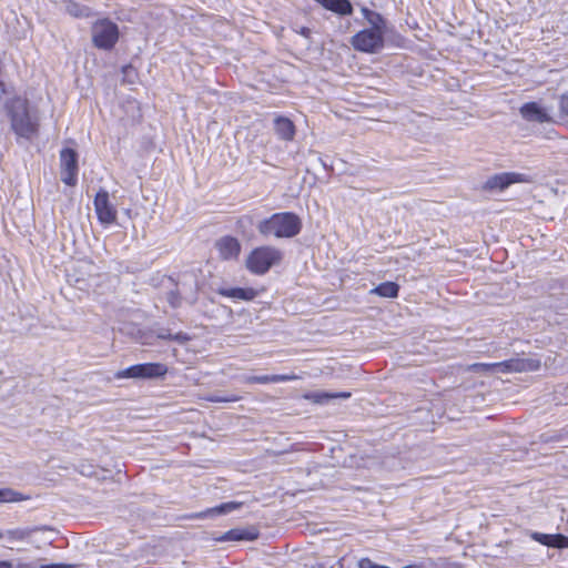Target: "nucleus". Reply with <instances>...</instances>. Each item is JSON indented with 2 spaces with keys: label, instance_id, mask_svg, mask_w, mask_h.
<instances>
[{
  "label": "nucleus",
  "instance_id": "34",
  "mask_svg": "<svg viewBox=\"0 0 568 568\" xmlns=\"http://www.w3.org/2000/svg\"><path fill=\"white\" fill-rule=\"evenodd\" d=\"M361 11H362V14L365 18V20L371 18V14L374 12L373 10H371V9H368L366 7H362Z\"/></svg>",
  "mask_w": 568,
  "mask_h": 568
},
{
  "label": "nucleus",
  "instance_id": "31",
  "mask_svg": "<svg viewBox=\"0 0 568 568\" xmlns=\"http://www.w3.org/2000/svg\"><path fill=\"white\" fill-rule=\"evenodd\" d=\"M303 158H304V154H302L300 151H297L296 154L293 156V160L296 162L295 163L296 171H300L301 166H303V161H302Z\"/></svg>",
  "mask_w": 568,
  "mask_h": 568
},
{
  "label": "nucleus",
  "instance_id": "10",
  "mask_svg": "<svg viewBox=\"0 0 568 568\" xmlns=\"http://www.w3.org/2000/svg\"><path fill=\"white\" fill-rule=\"evenodd\" d=\"M258 231L264 236L283 237L284 236V213L273 214L270 219L258 224Z\"/></svg>",
  "mask_w": 568,
  "mask_h": 568
},
{
  "label": "nucleus",
  "instance_id": "33",
  "mask_svg": "<svg viewBox=\"0 0 568 568\" xmlns=\"http://www.w3.org/2000/svg\"><path fill=\"white\" fill-rule=\"evenodd\" d=\"M293 30L298 32V33H301L305 38H310L311 30L308 28H306V27H302L300 30H297L296 28H293Z\"/></svg>",
  "mask_w": 568,
  "mask_h": 568
},
{
  "label": "nucleus",
  "instance_id": "16",
  "mask_svg": "<svg viewBox=\"0 0 568 568\" xmlns=\"http://www.w3.org/2000/svg\"><path fill=\"white\" fill-rule=\"evenodd\" d=\"M240 506H241L240 503L229 501V503H224L219 506L209 508L205 511L199 513L195 517L204 518V517H209V516L214 517V516L225 515V514H229V513L237 509Z\"/></svg>",
  "mask_w": 568,
  "mask_h": 568
},
{
  "label": "nucleus",
  "instance_id": "37",
  "mask_svg": "<svg viewBox=\"0 0 568 568\" xmlns=\"http://www.w3.org/2000/svg\"><path fill=\"white\" fill-rule=\"evenodd\" d=\"M403 568H423V567L419 566V565H408V566H405Z\"/></svg>",
  "mask_w": 568,
  "mask_h": 568
},
{
  "label": "nucleus",
  "instance_id": "32",
  "mask_svg": "<svg viewBox=\"0 0 568 568\" xmlns=\"http://www.w3.org/2000/svg\"><path fill=\"white\" fill-rule=\"evenodd\" d=\"M40 568H72V565L49 564V565H41Z\"/></svg>",
  "mask_w": 568,
  "mask_h": 568
},
{
  "label": "nucleus",
  "instance_id": "27",
  "mask_svg": "<svg viewBox=\"0 0 568 568\" xmlns=\"http://www.w3.org/2000/svg\"><path fill=\"white\" fill-rule=\"evenodd\" d=\"M161 338H164V339H174V341H179L180 343H183L185 341H187V337L186 335L182 334V333H178L175 335H171V334H168V333H162L159 335Z\"/></svg>",
  "mask_w": 568,
  "mask_h": 568
},
{
  "label": "nucleus",
  "instance_id": "1",
  "mask_svg": "<svg viewBox=\"0 0 568 568\" xmlns=\"http://www.w3.org/2000/svg\"><path fill=\"white\" fill-rule=\"evenodd\" d=\"M2 110L18 144L31 142L39 136L40 112L27 98L21 95L7 98L2 102Z\"/></svg>",
  "mask_w": 568,
  "mask_h": 568
},
{
  "label": "nucleus",
  "instance_id": "4",
  "mask_svg": "<svg viewBox=\"0 0 568 568\" xmlns=\"http://www.w3.org/2000/svg\"><path fill=\"white\" fill-rule=\"evenodd\" d=\"M281 254L272 247H257L250 253L246 258V267L250 272L261 275L266 273L270 267L280 261Z\"/></svg>",
  "mask_w": 568,
  "mask_h": 568
},
{
  "label": "nucleus",
  "instance_id": "22",
  "mask_svg": "<svg viewBox=\"0 0 568 568\" xmlns=\"http://www.w3.org/2000/svg\"><path fill=\"white\" fill-rule=\"evenodd\" d=\"M366 21L371 24L369 29L385 33L386 21L381 13L374 11Z\"/></svg>",
  "mask_w": 568,
  "mask_h": 568
},
{
  "label": "nucleus",
  "instance_id": "29",
  "mask_svg": "<svg viewBox=\"0 0 568 568\" xmlns=\"http://www.w3.org/2000/svg\"><path fill=\"white\" fill-rule=\"evenodd\" d=\"M559 110L561 114L568 115V93L561 95L559 101Z\"/></svg>",
  "mask_w": 568,
  "mask_h": 568
},
{
  "label": "nucleus",
  "instance_id": "13",
  "mask_svg": "<svg viewBox=\"0 0 568 568\" xmlns=\"http://www.w3.org/2000/svg\"><path fill=\"white\" fill-rule=\"evenodd\" d=\"M258 536L256 529L254 528H234L224 532L222 536L217 537V541H241V540H254Z\"/></svg>",
  "mask_w": 568,
  "mask_h": 568
},
{
  "label": "nucleus",
  "instance_id": "24",
  "mask_svg": "<svg viewBox=\"0 0 568 568\" xmlns=\"http://www.w3.org/2000/svg\"><path fill=\"white\" fill-rule=\"evenodd\" d=\"M241 397L237 395H230V396H220V395H211L206 397V400L212 403H232L240 400Z\"/></svg>",
  "mask_w": 568,
  "mask_h": 568
},
{
  "label": "nucleus",
  "instance_id": "8",
  "mask_svg": "<svg viewBox=\"0 0 568 568\" xmlns=\"http://www.w3.org/2000/svg\"><path fill=\"white\" fill-rule=\"evenodd\" d=\"M93 204L98 220L102 225L109 226L116 222L118 211L110 202L109 193L105 190H100L95 194Z\"/></svg>",
  "mask_w": 568,
  "mask_h": 568
},
{
  "label": "nucleus",
  "instance_id": "23",
  "mask_svg": "<svg viewBox=\"0 0 568 568\" xmlns=\"http://www.w3.org/2000/svg\"><path fill=\"white\" fill-rule=\"evenodd\" d=\"M23 499L24 497L13 489L0 488V503H13Z\"/></svg>",
  "mask_w": 568,
  "mask_h": 568
},
{
  "label": "nucleus",
  "instance_id": "41",
  "mask_svg": "<svg viewBox=\"0 0 568 568\" xmlns=\"http://www.w3.org/2000/svg\"><path fill=\"white\" fill-rule=\"evenodd\" d=\"M2 537H3V534H2V531L0 530V539H1Z\"/></svg>",
  "mask_w": 568,
  "mask_h": 568
},
{
  "label": "nucleus",
  "instance_id": "3",
  "mask_svg": "<svg viewBox=\"0 0 568 568\" xmlns=\"http://www.w3.org/2000/svg\"><path fill=\"white\" fill-rule=\"evenodd\" d=\"M120 31L115 22L109 18L94 21L91 26L92 44L100 50L110 51L119 41Z\"/></svg>",
  "mask_w": 568,
  "mask_h": 568
},
{
  "label": "nucleus",
  "instance_id": "14",
  "mask_svg": "<svg viewBox=\"0 0 568 568\" xmlns=\"http://www.w3.org/2000/svg\"><path fill=\"white\" fill-rule=\"evenodd\" d=\"M349 392H314V393H307L303 395L305 399L311 400L314 404L325 405L328 404L331 400L334 399H347L351 397Z\"/></svg>",
  "mask_w": 568,
  "mask_h": 568
},
{
  "label": "nucleus",
  "instance_id": "39",
  "mask_svg": "<svg viewBox=\"0 0 568 568\" xmlns=\"http://www.w3.org/2000/svg\"><path fill=\"white\" fill-rule=\"evenodd\" d=\"M320 161L323 164V166L326 168V163H324L321 159H320Z\"/></svg>",
  "mask_w": 568,
  "mask_h": 568
},
{
  "label": "nucleus",
  "instance_id": "20",
  "mask_svg": "<svg viewBox=\"0 0 568 568\" xmlns=\"http://www.w3.org/2000/svg\"><path fill=\"white\" fill-rule=\"evenodd\" d=\"M284 379L282 375L243 376L242 382L246 384H267Z\"/></svg>",
  "mask_w": 568,
  "mask_h": 568
},
{
  "label": "nucleus",
  "instance_id": "28",
  "mask_svg": "<svg viewBox=\"0 0 568 568\" xmlns=\"http://www.w3.org/2000/svg\"><path fill=\"white\" fill-rule=\"evenodd\" d=\"M358 568H383V566L373 562L369 558H362L358 561Z\"/></svg>",
  "mask_w": 568,
  "mask_h": 568
},
{
  "label": "nucleus",
  "instance_id": "21",
  "mask_svg": "<svg viewBox=\"0 0 568 568\" xmlns=\"http://www.w3.org/2000/svg\"><path fill=\"white\" fill-rule=\"evenodd\" d=\"M67 12L75 18L88 17L90 14V9L88 7L81 6L77 2L69 1L65 6Z\"/></svg>",
  "mask_w": 568,
  "mask_h": 568
},
{
  "label": "nucleus",
  "instance_id": "38",
  "mask_svg": "<svg viewBox=\"0 0 568 568\" xmlns=\"http://www.w3.org/2000/svg\"><path fill=\"white\" fill-rule=\"evenodd\" d=\"M281 121H282V118H281V116L276 118L277 126H280ZM278 132H281V128H278Z\"/></svg>",
  "mask_w": 568,
  "mask_h": 568
},
{
  "label": "nucleus",
  "instance_id": "5",
  "mask_svg": "<svg viewBox=\"0 0 568 568\" xmlns=\"http://www.w3.org/2000/svg\"><path fill=\"white\" fill-rule=\"evenodd\" d=\"M168 373L166 365L162 363H143L132 365L115 374L116 378L152 379L163 377Z\"/></svg>",
  "mask_w": 568,
  "mask_h": 568
},
{
  "label": "nucleus",
  "instance_id": "18",
  "mask_svg": "<svg viewBox=\"0 0 568 568\" xmlns=\"http://www.w3.org/2000/svg\"><path fill=\"white\" fill-rule=\"evenodd\" d=\"M399 291L398 284L395 282H384L371 290V294L382 297L394 298L397 297Z\"/></svg>",
  "mask_w": 568,
  "mask_h": 568
},
{
  "label": "nucleus",
  "instance_id": "36",
  "mask_svg": "<svg viewBox=\"0 0 568 568\" xmlns=\"http://www.w3.org/2000/svg\"><path fill=\"white\" fill-rule=\"evenodd\" d=\"M0 568H13V566L10 561L0 560Z\"/></svg>",
  "mask_w": 568,
  "mask_h": 568
},
{
  "label": "nucleus",
  "instance_id": "9",
  "mask_svg": "<svg viewBox=\"0 0 568 568\" xmlns=\"http://www.w3.org/2000/svg\"><path fill=\"white\" fill-rule=\"evenodd\" d=\"M532 179L528 174L516 172H504L490 176L484 184V190L503 191L514 183H530Z\"/></svg>",
  "mask_w": 568,
  "mask_h": 568
},
{
  "label": "nucleus",
  "instance_id": "2",
  "mask_svg": "<svg viewBox=\"0 0 568 568\" xmlns=\"http://www.w3.org/2000/svg\"><path fill=\"white\" fill-rule=\"evenodd\" d=\"M540 367V361L536 358H510L499 363H475L469 366V369L476 373L483 372H534Z\"/></svg>",
  "mask_w": 568,
  "mask_h": 568
},
{
  "label": "nucleus",
  "instance_id": "26",
  "mask_svg": "<svg viewBox=\"0 0 568 568\" xmlns=\"http://www.w3.org/2000/svg\"><path fill=\"white\" fill-rule=\"evenodd\" d=\"M166 300L172 307H179L181 305V297L178 292L171 291L166 295Z\"/></svg>",
  "mask_w": 568,
  "mask_h": 568
},
{
  "label": "nucleus",
  "instance_id": "17",
  "mask_svg": "<svg viewBox=\"0 0 568 568\" xmlns=\"http://www.w3.org/2000/svg\"><path fill=\"white\" fill-rule=\"evenodd\" d=\"M219 293L223 296H226V297H230L233 300H243V301L253 300L256 295V292L253 288H241V287L222 288L219 291Z\"/></svg>",
  "mask_w": 568,
  "mask_h": 568
},
{
  "label": "nucleus",
  "instance_id": "40",
  "mask_svg": "<svg viewBox=\"0 0 568 568\" xmlns=\"http://www.w3.org/2000/svg\"><path fill=\"white\" fill-rule=\"evenodd\" d=\"M291 378H292V377H291V376H288V375H286V376H285V379H286V381H287V379H291Z\"/></svg>",
  "mask_w": 568,
  "mask_h": 568
},
{
  "label": "nucleus",
  "instance_id": "12",
  "mask_svg": "<svg viewBox=\"0 0 568 568\" xmlns=\"http://www.w3.org/2000/svg\"><path fill=\"white\" fill-rule=\"evenodd\" d=\"M520 114L521 116L530 122H538V123H545L550 121V116L546 112L545 109H542L538 103L536 102H527L520 108Z\"/></svg>",
  "mask_w": 568,
  "mask_h": 568
},
{
  "label": "nucleus",
  "instance_id": "30",
  "mask_svg": "<svg viewBox=\"0 0 568 568\" xmlns=\"http://www.w3.org/2000/svg\"><path fill=\"white\" fill-rule=\"evenodd\" d=\"M285 126H286V140H291L295 133V125L292 120L286 118Z\"/></svg>",
  "mask_w": 568,
  "mask_h": 568
},
{
  "label": "nucleus",
  "instance_id": "7",
  "mask_svg": "<svg viewBox=\"0 0 568 568\" xmlns=\"http://www.w3.org/2000/svg\"><path fill=\"white\" fill-rule=\"evenodd\" d=\"M78 153L70 148L60 151V172L64 184L73 186L77 184L78 176Z\"/></svg>",
  "mask_w": 568,
  "mask_h": 568
},
{
  "label": "nucleus",
  "instance_id": "6",
  "mask_svg": "<svg viewBox=\"0 0 568 568\" xmlns=\"http://www.w3.org/2000/svg\"><path fill=\"white\" fill-rule=\"evenodd\" d=\"M351 43L357 51L375 53L384 47V33L369 28L364 29L352 37Z\"/></svg>",
  "mask_w": 568,
  "mask_h": 568
},
{
  "label": "nucleus",
  "instance_id": "15",
  "mask_svg": "<svg viewBox=\"0 0 568 568\" xmlns=\"http://www.w3.org/2000/svg\"><path fill=\"white\" fill-rule=\"evenodd\" d=\"M532 538L537 541H539L542 545L550 546V547H557V548H564L568 546V537L556 534V535H547V534H539L535 532L532 535Z\"/></svg>",
  "mask_w": 568,
  "mask_h": 568
},
{
  "label": "nucleus",
  "instance_id": "11",
  "mask_svg": "<svg viewBox=\"0 0 568 568\" xmlns=\"http://www.w3.org/2000/svg\"><path fill=\"white\" fill-rule=\"evenodd\" d=\"M220 256L223 260L236 258L241 251L240 242L232 236H223L215 244Z\"/></svg>",
  "mask_w": 568,
  "mask_h": 568
},
{
  "label": "nucleus",
  "instance_id": "25",
  "mask_svg": "<svg viewBox=\"0 0 568 568\" xmlns=\"http://www.w3.org/2000/svg\"><path fill=\"white\" fill-rule=\"evenodd\" d=\"M33 530L30 529H13L8 531V536L14 540H23L28 538Z\"/></svg>",
  "mask_w": 568,
  "mask_h": 568
},
{
  "label": "nucleus",
  "instance_id": "35",
  "mask_svg": "<svg viewBox=\"0 0 568 568\" xmlns=\"http://www.w3.org/2000/svg\"><path fill=\"white\" fill-rule=\"evenodd\" d=\"M14 568H36V567L30 562H19Z\"/></svg>",
  "mask_w": 568,
  "mask_h": 568
},
{
  "label": "nucleus",
  "instance_id": "19",
  "mask_svg": "<svg viewBox=\"0 0 568 568\" xmlns=\"http://www.w3.org/2000/svg\"><path fill=\"white\" fill-rule=\"evenodd\" d=\"M301 227V219L294 213L286 212V237L296 235Z\"/></svg>",
  "mask_w": 568,
  "mask_h": 568
}]
</instances>
